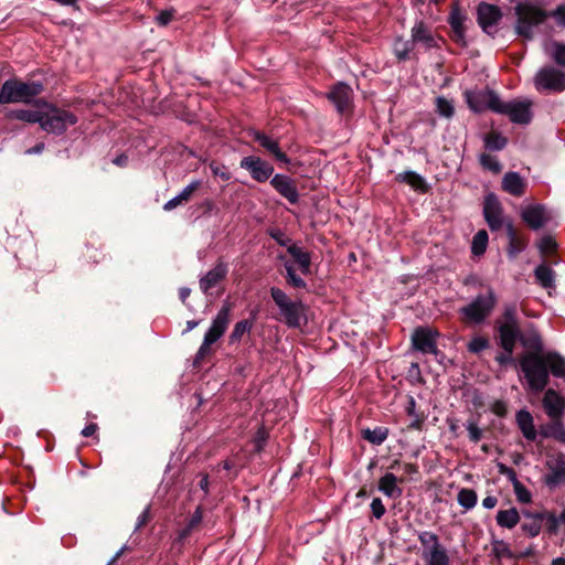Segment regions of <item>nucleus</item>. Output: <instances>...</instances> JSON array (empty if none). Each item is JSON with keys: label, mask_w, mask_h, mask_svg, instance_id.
Masks as SVG:
<instances>
[{"label": "nucleus", "mask_w": 565, "mask_h": 565, "mask_svg": "<svg viewBox=\"0 0 565 565\" xmlns=\"http://www.w3.org/2000/svg\"><path fill=\"white\" fill-rule=\"evenodd\" d=\"M514 11L516 15L515 32L527 40L533 38V28L543 23L547 17H553L559 26H565V6H558L554 11L547 13L541 8L525 2L516 4Z\"/></svg>", "instance_id": "obj_1"}, {"label": "nucleus", "mask_w": 565, "mask_h": 565, "mask_svg": "<svg viewBox=\"0 0 565 565\" xmlns=\"http://www.w3.org/2000/svg\"><path fill=\"white\" fill-rule=\"evenodd\" d=\"M520 367L527 382L529 390L542 392L548 383V370L543 354L525 353L520 359Z\"/></svg>", "instance_id": "obj_2"}, {"label": "nucleus", "mask_w": 565, "mask_h": 565, "mask_svg": "<svg viewBox=\"0 0 565 565\" xmlns=\"http://www.w3.org/2000/svg\"><path fill=\"white\" fill-rule=\"evenodd\" d=\"M76 122V117L38 99V124L46 131L62 134Z\"/></svg>", "instance_id": "obj_3"}, {"label": "nucleus", "mask_w": 565, "mask_h": 565, "mask_svg": "<svg viewBox=\"0 0 565 565\" xmlns=\"http://www.w3.org/2000/svg\"><path fill=\"white\" fill-rule=\"evenodd\" d=\"M270 296L279 309L281 320L290 328H299L306 323V307L301 301L291 300L277 287L270 288Z\"/></svg>", "instance_id": "obj_4"}, {"label": "nucleus", "mask_w": 565, "mask_h": 565, "mask_svg": "<svg viewBox=\"0 0 565 565\" xmlns=\"http://www.w3.org/2000/svg\"><path fill=\"white\" fill-rule=\"evenodd\" d=\"M231 310L232 306L228 302L221 307L204 334L203 342L195 354L194 363H201L211 353V345L223 337L230 323Z\"/></svg>", "instance_id": "obj_5"}, {"label": "nucleus", "mask_w": 565, "mask_h": 565, "mask_svg": "<svg viewBox=\"0 0 565 565\" xmlns=\"http://www.w3.org/2000/svg\"><path fill=\"white\" fill-rule=\"evenodd\" d=\"M422 545V558L425 565H449L450 557L447 548L440 543L437 534L430 531H423L418 534Z\"/></svg>", "instance_id": "obj_6"}, {"label": "nucleus", "mask_w": 565, "mask_h": 565, "mask_svg": "<svg viewBox=\"0 0 565 565\" xmlns=\"http://www.w3.org/2000/svg\"><path fill=\"white\" fill-rule=\"evenodd\" d=\"M532 100L527 98L514 99L511 102L501 100L497 109V114L505 115L513 124L527 125L531 122Z\"/></svg>", "instance_id": "obj_7"}, {"label": "nucleus", "mask_w": 565, "mask_h": 565, "mask_svg": "<svg viewBox=\"0 0 565 565\" xmlns=\"http://www.w3.org/2000/svg\"><path fill=\"white\" fill-rule=\"evenodd\" d=\"M537 92H563L565 89V73L554 66H545L534 76Z\"/></svg>", "instance_id": "obj_8"}, {"label": "nucleus", "mask_w": 565, "mask_h": 565, "mask_svg": "<svg viewBox=\"0 0 565 565\" xmlns=\"http://www.w3.org/2000/svg\"><path fill=\"white\" fill-rule=\"evenodd\" d=\"M494 305V294L489 290L486 295L478 296L471 303L461 308L460 311L468 321L480 323L490 315Z\"/></svg>", "instance_id": "obj_9"}, {"label": "nucleus", "mask_w": 565, "mask_h": 565, "mask_svg": "<svg viewBox=\"0 0 565 565\" xmlns=\"http://www.w3.org/2000/svg\"><path fill=\"white\" fill-rule=\"evenodd\" d=\"M35 96V85L18 81H7L1 87V99L9 103H31Z\"/></svg>", "instance_id": "obj_10"}, {"label": "nucleus", "mask_w": 565, "mask_h": 565, "mask_svg": "<svg viewBox=\"0 0 565 565\" xmlns=\"http://www.w3.org/2000/svg\"><path fill=\"white\" fill-rule=\"evenodd\" d=\"M466 102L475 113H482L490 109L497 113L501 98L490 89L467 90L465 93Z\"/></svg>", "instance_id": "obj_11"}, {"label": "nucleus", "mask_w": 565, "mask_h": 565, "mask_svg": "<svg viewBox=\"0 0 565 565\" xmlns=\"http://www.w3.org/2000/svg\"><path fill=\"white\" fill-rule=\"evenodd\" d=\"M483 215L491 231H499L503 226L507 227L508 223H511L504 218L502 205L492 193L488 194L484 199Z\"/></svg>", "instance_id": "obj_12"}, {"label": "nucleus", "mask_w": 565, "mask_h": 565, "mask_svg": "<svg viewBox=\"0 0 565 565\" xmlns=\"http://www.w3.org/2000/svg\"><path fill=\"white\" fill-rule=\"evenodd\" d=\"M521 217L532 230L537 231L551 223L554 214L543 204H530L522 210Z\"/></svg>", "instance_id": "obj_13"}, {"label": "nucleus", "mask_w": 565, "mask_h": 565, "mask_svg": "<svg viewBox=\"0 0 565 565\" xmlns=\"http://www.w3.org/2000/svg\"><path fill=\"white\" fill-rule=\"evenodd\" d=\"M502 18L499 7L482 2L477 9V20L481 29L489 35L497 32V25Z\"/></svg>", "instance_id": "obj_14"}, {"label": "nucleus", "mask_w": 565, "mask_h": 565, "mask_svg": "<svg viewBox=\"0 0 565 565\" xmlns=\"http://www.w3.org/2000/svg\"><path fill=\"white\" fill-rule=\"evenodd\" d=\"M543 407L547 416L553 420L550 430L561 427V417L565 409V399L554 390L545 392Z\"/></svg>", "instance_id": "obj_15"}, {"label": "nucleus", "mask_w": 565, "mask_h": 565, "mask_svg": "<svg viewBox=\"0 0 565 565\" xmlns=\"http://www.w3.org/2000/svg\"><path fill=\"white\" fill-rule=\"evenodd\" d=\"M239 166L242 169L247 170L250 177L257 182L267 181L274 172V168L270 163L256 156L243 158Z\"/></svg>", "instance_id": "obj_16"}, {"label": "nucleus", "mask_w": 565, "mask_h": 565, "mask_svg": "<svg viewBox=\"0 0 565 565\" xmlns=\"http://www.w3.org/2000/svg\"><path fill=\"white\" fill-rule=\"evenodd\" d=\"M439 333L430 328H418L412 335L413 347L423 353L437 355L436 339Z\"/></svg>", "instance_id": "obj_17"}, {"label": "nucleus", "mask_w": 565, "mask_h": 565, "mask_svg": "<svg viewBox=\"0 0 565 565\" xmlns=\"http://www.w3.org/2000/svg\"><path fill=\"white\" fill-rule=\"evenodd\" d=\"M270 184L281 196L288 200L289 203L295 204L298 202V190L294 180L288 175L275 174L270 180Z\"/></svg>", "instance_id": "obj_18"}, {"label": "nucleus", "mask_w": 565, "mask_h": 565, "mask_svg": "<svg viewBox=\"0 0 565 565\" xmlns=\"http://www.w3.org/2000/svg\"><path fill=\"white\" fill-rule=\"evenodd\" d=\"M328 98L333 103L339 113L349 109L352 100V89L344 83H338L328 93Z\"/></svg>", "instance_id": "obj_19"}, {"label": "nucleus", "mask_w": 565, "mask_h": 565, "mask_svg": "<svg viewBox=\"0 0 565 565\" xmlns=\"http://www.w3.org/2000/svg\"><path fill=\"white\" fill-rule=\"evenodd\" d=\"M255 141H257L266 151L275 157V159L281 163L288 164L290 162L289 158L280 150L279 143L277 140L271 139L269 136L264 132L253 130L249 134Z\"/></svg>", "instance_id": "obj_20"}, {"label": "nucleus", "mask_w": 565, "mask_h": 565, "mask_svg": "<svg viewBox=\"0 0 565 565\" xmlns=\"http://www.w3.org/2000/svg\"><path fill=\"white\" fill-rule=\"evenodd\" d=\"M228 271L227 264L218 262L200 279V288L204 294L223 280Z\"/></svg>", "instance_id": "obj_21"}, {"label": "nucleus", "mask_w": 565, "mask_h": 565, "mask_svg": "<svg viewBox=\"0 0 565 565\" xmlns=\"http://www.w3.org/2000/svg\"><path fill=\"white\" fill-rule=\"evenodd\" d=\"M398 482H403V479L397 478L392 472H386L380 478L377 489L385 497L396 499L399 498L403 493L402 488L398 487Z\"/></svg>", "instance_id": "obj_22"}, {"label": "nucleus", "mask_w": 565, "mask_h": 565, "mask_svg": "<svg viewBox=\"0 0 565 565\" xmlns=\"http://www.w3.org/2000/svg\"><path fill=\"white\" fill-rule=\"evenodd\" d=\"M500 344L505 352H513L516 339L519 337V329L514 321H508L499 328Z\"/></svg>", "instance_id": "obj_23"}, {"label": "nucleus", "mask_w": 565, "mask_h": 565, "mask_svg": "<svg viewBox=\"0 0 565 565\" xmlns=\"http://www.w3.org/2000/svg\"><path fill=\"white\" fill-rule=\"evenodd\" d=\"M525 186V180L518 172H508L502 179V189L511 195H523Z\"/></svg>", "instance_id": "obj_24"}, {"label": "nucleus", "mask_w": 565, "mask_h": 565, "mask_svg": "<svg viewBox=\"0 0 565 565\" xmlns=\"http://www.w3.org/2000/svg\"><path fill=\"white\" fill-rule=\"evenodd\" d=\"M412 41L413 44L422 43L426 49H431L436 45L435 38L423 21L416 22L412 28Z\"/></svg>", "instance_id": "obj_25"}, {"label": "nucleus", "mask_w": 565, "mask_h": 565, "mask_svg": "<svg viewBox=\"0 0 565 565\" xmlns=\"http://www.w3.org/2000/svg\"><path fill=\"white\" fill-rule=\"evenodd\" d=\"M516 424L527 440H535L537 434L534 427V422L531 413L526 409H521L516 413Z\"/></svg>", "instance_id": "obj_26"}, {"label": "nucleus", "mask_w": 565, "mask_h": 565, "mask_svg": "<svg viewBox=\"0 0 565 565\" xmlns=\"http://www.w3.org/2000/svg\"><path fill=\"white\" fill-rule=\"evenodd\" d=\"M201 181L199 180L190 182L178 195H175L174 198L164 203L163 210L172 211L179 205L186 203L188 201H190L192 194L194 193L195 190L199 189Z\"/></svg>", "instance_id": "obj_27"}, {"label": "nucleus", "mask_w": 565, "mask_h": 565, "mask_svg": "<svg viewBox=\"0 0 565 565\" xmlns=\"http://www.w3.org/2000/svg\"><path fill=\"white\" fill-rule=\"evenodd\" d=\"M287 252L298 263L301 273L305 275L309 274L311 265V257L309 253L305 252L301 247L297 246L296 244L288 246Z\"/></svg>", "instance_id": "obj_28"}, {"label": "nucleus", "mask_w": 565, "mask_h": 565, "mask_svg": "<svg viewBox=\"0 0 565 565\" xmlns=\"http://www.w3.org/2000/svg\"><path fill=\"white\" fill-rule=\"evenodd\" d=\"M544 51L556 64L565 66V43L547 41Z\"/></svg>", "instance_id": "obj_29"}, {"label": "nucleus", "mask_w": 565, "mask_h": 565, "mask_svg": "<svg viewBox=\"0 0 565 565\" xmlns=\"http://www.w3.org/2000/svg\"><path fill=\"white\" fill-rule=\"evenodd\" d=\"M536 281L545 289L555 286V274L551 267L545 264L539 265L534 270Z\"/></svg>", "instance_id": "obj_30"}, {"label": "nucleus", "mask_w": 565, "mask_h": 565, "mask_svg": "<svg viewBox=\"0 0 565 565\" xmlns=\"http://www.w3.org/2000/svg\"><path fill=\"white\" fill-rule=\"evenodd\" d=\"M546 361V369L556 377L565 376V359L556 353L543 354Z\"/></svg>", "instance_id": "obj_31"}, {"label": "nucleus", "mask_w": 565, "mask_h": 565, "mask_svg": "<svg viewBox=\"0 0 565 565\" xmlns=\"http://www.w3.org/2000/svg\"><path fill=\"white\" fill-rule=\"evenodd\" d=\"M465 20L466 17L461 13L458 7L452 8L449 15V23L454 30L457 41H463L465 39Z\"/></svg>", "instance_id": "obj_32"}, {"label": "nucleus", "mask_w": 565, "mask_h": 565, "mask_svg": "<svg viewBox=\"0 0 565 565\" xmlns=\"http://www.w3.org/2000/svg\"><path fill=\"white\" fill-rule=\"evenodd\" d=\"M520 521V515L516 509L511 508L508 510H500L497 513V523L501 527L512 529Z\"/></svg>", "instance_id": "obj_33"}, {"label": "nucleus", "mask_w": 565, "mask_h": 565, "mask_svg": "<svg viewBox=\"0 0 565 565\" xmlns=\"http://www.w3.org/2000/svg\"><path fill=\"white\" fill-rule=\"evenodd\" d=\"M388 436V429L385 427H375L374 429H363L362 437L373 445H382Z\"/></svg>", "instance_id": "obj_34"}, {"label": "nucleus", "mask_w": 565, "mask_h": 565, "mask_svg": "<svg viewBox=\"0 0 565 565\" xmlns=\"http://www.w3.org/2000/svg\"><path fill=\"white\" fill-rule=\"evenodd\" d=\"M397 180L409 184L413 189L418 191H426V183L424 178L414 171H405L397 175Z\"/></svg>", "instance_id": "obj_35"}, {"label": "nucleus", "mask_w": 565, "mask_h": 565, "mask_svg": "<svg viewBox=\"0 0 565 565\" xmlns=\"http://www.w3.org/2000/svg\"><path fill=\"white\" fill-rule=\"evenodd\" d=\"M545 483L550 488H555L565 483V463L559 462L552 471L545 476Z\"/></svg>", "instance_id": "obj_36"}, {"label": "nucleus", "mask_w": 565, "mask_h": 565, "mask_svg": "<svg viewBox=\"0 0 565 565\" xmlns=\"http://www.w3.org/2000/svg\"><path fill=\"white\" fill-rule=\"evenodd\" d=\"M457 500L463 509L471 510L476 507L478 497L475 490L463 488L458 492Z\"/></svg>", "instance_id": "obj_37"}, {"label": "nucleus", "mask_w": 565, "mask_h": 565, "mask_svg": "<svg viewBox=\"0 0 565 565\" xmlns=\"http://www.w3.org/2000/svg\"><path fill=\"white\" fill-rule=\"evenodd\" d=\"M414 44L411 40L397 39L394 43V53L399 61L409 58V53L413 51Z\"/></svg>", "instance_id": "obj_38"}, {"label": "nucleus", "mask_w": 565, "mask_h": 565, "mask_svg": "<svg viewBox=\"0 0 565 565\" xmlns=\"http://www.w3.org/2000/svg\"><path fill=\"white\" fill-rule=\"evenodd\" d=\"M488 245V233L484 230H480L476 233L472 238L471 252L473 255L480 256L482 255Z\"/></svg>", "instance_id": "obj_39"}, {"label": "nucleus", "mask_w": 565, "mask_h": 565, "mask_svg": "<svg viewBox=\"0 0 565 565\" xmlns=\"http://www.w3.org/2000/svg\"><path fill=\"white\" fill-rule=\"evenodd\" d=\"M484 146L489 150H502L507 145V138L498 132H490L483 138Z\"/></svg>", "instance_id": "obj_40"}, {"label": "nucleus", "mask_w": 565, "mask_h": 565, "mask_svg": "<svg viewBox=\"0 0 565 565\" xmlns=\"http://www.w3.org/2000/svg\"><path fill=\"white\" fill-rule=\"evenodd\" d=\"M252 329V323L248 320H242L235 323L231 334H230V343L234 344L239 342L243 335L249 332Z\"/></svg>", "instance_id": "obj_41"}, {"label": "nucleus", "mask_w": 565, "mask_h": 565, "mask_svg": "<svg viewBox=\"0 0 565 565\" xmlns=\"http://www.w3.org/2000/svg\"><path fill=\"white\" fill-rule=\"evenodd\" d=\"M507 234L510 239L508 254L510 257H515L523 249V245L519 242L512 223L507 224Z\"/></svg>", "instance_id": "obj_42"}, {"label": "nucleus", "mask_w": 565, "mask_h": 565, "mask_svg": "<svg viewBox=\"0 0 565 565\" xmlns=\"http://www.w3.org/2000/svg\"><path fill=\"white\" fill-rule=\"evenodd\" d=\"M536 519H540L541 523L544 522L548 533L554 534L557 532L561 520L554 513H536Z\"/></svg>", "instance_id": "obj_43"}, {"label": "nucleus", "mask_w": 565, "mask_h": 565, "mask_svg": "<svg viewBox=\"0 0 565 565\" xmlns=\"http://www.w3.org/2000/svg\"><path fill=\"white\" fill-rule=\"evenodd\" d=\"M203 519V511L201 507H198L189 520L186 526L181 531L180 537L185 539L201 522Z\"/></svg>", "instance_id": "obj_44"}, {"label": "nucleus", "mask_w": 565, "mask_h": 565, "mask_svg": "<svg viewBox=\"0 0 565 565\" xmlns=\"http://www.w3.org/2000/svg\"><path fill=\"white\" fill-rule=\"evenodd\" d=\"M480 163L484 169L492 171L493 173H499L502 169L498 159L488 153H482L480 156Z\"/></svg>", "instance_id": "obj_45"}, {"label": "nucleus", "mask_w": 565, "mask_h": 565, "mask_svg": "<svg viewBox=\"0 0 565 565\" xmlns=\"http://www.w3.org/2000/svg\"><path fill=\"white\" fill-rule=\"evenodd\" d=\"M436 108L438 114L443 117L450 118L454 115V105L445 97L439 96L436 98Z\"/></svg>", "instance_id": "obj_46"}, {"label": "nucleus", "mask_w": 565, "mask_h": 565, "mask_svg": "<svg viewBox=\"0 0 565 565\" xmlns=\"http://www.w3.org/2000/svg\"><path fill=\"white\" fill-rule=\"evenodd\" d=\"M285 268L287 271V280L292 287L306 288V281L296 274L295 268L291 264H285Z\"/></svg>", "instance_id": "obj_47"}, {"label": "nucleus", "mask_w": 565, "mask_h": 565, "mask_svg": "<svg viewBox=\"0 0 565 565\" xmlns=\"http://www.w3.org/2000/svg\"><path fill=\"white\" fill-rule=\"evenodd\" d=\"M537 248L542 255H548L555 250L556 242L551 235H545L537 242Z\"/></svg>", "instance_id": "obj_48"}, {"label": "nucleus", "mask_w": 565, "mask_h": 565, "mask_svg": "<svg viewBox=\"0 0 565 565\" xmlns=\"http://www.w3.org/2000/svg\"><path fill=\"white\" fill-rule=\"evenodd\" d=\"M532 518L531 522H525L522 524V530L529 534L530 536L534 537L539 535L542 524L540 519H536V513L530 515Z\"/></svg>", "instance_id": "obj_49"}, {"label": "nucleus", "mask_w": 565, "mask_h": 565, "mask_svg": "<svg viewBox=\"0 0 565 565\" xmlns=\"http://www.w3.org/2000/svg\"><path fill=\"white\" fill-rule=\"evenodd\" d=\"M514 494L516 499L522 503H529L532 500V493L530 490L522 484L521 482H514Z\"/></svg>", "instance_id": "obj_50"}, {"label": "nucleus", "mask_w": 565, "mask_h": 565, "mask_svg": "<svg viewBox=\"0 0 565 565\" xmlns=\"http://www.w3.org/2000/svg\"><path fill=\"white\" fill-rule=\"evenodd\" d=\"M10 117L25 122H35V111L17 109L10 113Z\"/></svg>", "instance_id": "obj_51"}, {"label": "nucleus", "mask_w": 565, "mask_h": 565, "mask_svg": "<svg viewBox=\"0 0 565 565\" xmlns=\"http://www.w3.org/2000/svg\"><path fill=\"white\" fill-rule=\"evenodd\" d=\"M372 514L375 519L380 520L386 512V509L380 498H374L370 504Z\"/></svg>", "instance_id": "obj_52"}, {"label": "nucleus", "mask_w": 565, "mask_h": 565, "mask_svg": "<svg viewBox=\"0 0 565 565\" xmlns=\"http://www.w3.org/2000/svg\"><path fill=\"white\" fill-rule=\"evenodd\" d=\"M488 340L484 339V338H475L472 339L469 344H468V349L470 352H473V353H479L481 352L482 350H484L486 348H488Z\"/></svg>", "instance_id": "obj_53"}, {"label": "nucleus", "mask_w": 565, "mask_h": 565, "mask_svg": "<svg viewBox=\"0 0 565 565\" xmlns=\"http://www.w3.org/2000/svg\"><path fill=\"white\" fill-rule=\"evenodd\" d=\"M466 428L469 434V438L473 443H478L482 437V430L479 428L477 423L475 422H468L466 425Z\"/></svg>", "instance_id": "obj_54"}, {"label": "nucleus", "mask_w": 565, "mask_h": 565, "mask_svg": "<svg viewBox=\"0 0 565 565\" xmlns=\"http://www.w3.org/2000/svg\"><path fill=\"white\" fill-rule=\"evenodd\" d=\"M173 15H174V10L171 9V10H163L161 12H159V14L156 17V22L159 24V25H167L168 23H170L173 19Z\"/></svg>", "instance_id": "obj_55"}, {"label": "nucleus", "mask_w": 565, "mask_h": 565, "mask_svg": "<svg viewBox=\"0 0 565 565\" xmlns=\"http://www.w3.org/2000/svg\"><path fill=\"white\" fill-rule=\"evenodd\" d=\"M521 342L524 347L540 350L542 348V342L537 333H533L529 339H521Z\"/></svg>", "instance_id": "obj_56"}, {"label": "nucleus", "mask_w": 565, "mask_h": 565, "mask_svg": "<svg viewBox=\"0 0 565 565\" xmlns=\"http://www.w3.org/2000/svg\"><path fill=\"white\" fill-rule=\"evenodd\" d=\"M490 409L497 416L503 417L507 414V404L505 402L499 399L491 404Z\"/></svg>", "instance_id": "obj_57"}, {"label": "nucleus", "mask_w": 565, "mask_h": 565, "mask_svg": "<svg viewBox=\"0 0 565 565\" xmlns=\"http://www.w3.org/2000/svg\"><path fill=\"white\" fill-rule=\"evenodd\" d=\"M150 520V507H146V509L138 516L136 531L141 529L148 521Z\"/></svg>", "instance_id": "obj_58"}, {"label": "nucleus", "mask_w": 565, "mask_h": 565, "mask_svg": "<svg viewBox=\"0 0 565 565\" xmlns=\"http://www.w3.org/2000/svg\"><path fill=\"white\" fill-rule=\"evenodd\" d=\"M498 503V499L493 495H488L482 500V507L484 509H493Z\"/></svg>", "instance_id": "obj_59"}, {"label": "nucleus", "mask_w": 565, "mask_h": 565, "mask_svg": "<svg viewBox=\"0 0 565 565\" xmlns=\"http://www.w3.org/2000/svg\"><path fill=\"white\" fill-rule=\"evenodd\" d=\"M406 412H407V415L411 417H415L416 415H418L416 413V402L413 396L408 397V405L406 407Z\"/></svg>", "instance_id": "obj_60"}, {"label": "nucleus", "mask_w": 565, "mask_h": 565, "mask_svg": "<svg viewBox=\"0 0 565 565\" xmlns=\"http://www.w3.org/2000/svg\"><path fill=\"white\" fill-rule=\"evenodd\" d=\"M546 436H553L559 440H565V431L563 430V426L561 425L559 428H554L550 430V433L545 434Z\"/></svg>", "instance_id": "obj_61"}, {"label": "nucleus", "mask_w": 565, "mask_h": 565, "mask_svg": "<svg viewBox=\"0 0 565 565\" xmlns=\"http://www.w3.org/2000/svg\"><path fill=\"white\" fill-rule=\"evenodd\" d=\"M210 167L214 175H220L223 180L230 179V174L227 172L222 171L217 164L212 163Z\"/></svg>", "instance_id": "obj_62"}, {"label": "nucleus", "mask_w": 565, "mask_h": 565, "mask_svg": "<svg viewBox=\"0 0 565 565\" xmlns=\"http://www.w3.org/2000/svg\"><path fill=\"white\" fill-rule=\"evenodd\" d=\"M97 430V425L96 424H89L87 426H85L82 430V435L84 437H90L93 436Z\"/></svg>", "instance_id": "obj_63"}, {"label": "nucleus", "mask_w": 565, "mask_h": 565, "mask_svg": "<svg viewBox=\"0 0 565 565\" xmlns=\"http://www.w3.org/2000/svg\"><path fill=\"white\" fill-rule=\"evenodd\" d=\"M511 354L512 353H510V352H505L504 354H500L499 356H497V361L500 364H507V363H509L512 360Z\"/></svg>", "instance_id": "obj_64"}]
</instances>
